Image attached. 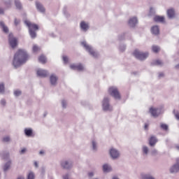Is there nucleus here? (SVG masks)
<instances>
[{
	"label": "nucleus",
	"instance_id": "f257e3e1",
	"mask_svg": "<svg viewBox=\"0 0 179 179\" xmlns=\"http://www.w3.org/2000/svg\"><path fill=\"white\" fill-rule=\"evenodd\" d=\"M29 58H30V56L26 50L19 49L15 53L13 59V66L15 69H17V68H20L22 65H24V64L29 61Z\"/></svg>",
	"mask_w": 179,
	"mask_h": 179
},
{
	"label": "nucleus",
	"instance_id": "f03ea898",
	"mask_svg": "<svg viewBox=\"0 0 179 179\" xmlns=\"http://www.w3.org/2000/svg\"><path fill=\"white\" fill-rule=\"evenodd\" d=\"M24 24L27 26L29 29V34L31 38H36L37 37V30H38V25L37 24H32L30 21L25 20Z\"/></svg>",
	"mask_w": 179,
	"mask_h": 179
},
{
	"label": "nucleus",
	"instance_id": "7ed1b4c3",
	"mask_svg": "<svg viewBox=\"0 0 179 179\" xmlns=\"http://www.w3.org/2000/svg\"><path fill=\"white\" fill-rule=\"evenodd\" d=\"M133 55L137 59H139V61H145V59L149 57L148 52H141L138 50H135Z\"/></svg>",
	"mask_w": 179,
	"mask_h": 179
},
{
	"label": "nucleus",
	"instance_id": "20e7f679",
	"mask_svg": "<svg viewBox=\"0 0 179 179\" xmlns=\"http://www.w3.org/2000/svg\"><path fill=\"white\" fill-rule=\"evenodd\" d=\"M81 45L84 47L86 51H87V52H89V54L92 55V57H93L94 58H97V57H99V53L94 51L92 46L87 45L86 41H83L81 43Z\"/></svg>",
	"mask_w": 179,
	"mask_h": 179
},
{
	"label": "nucleus",
	"instance_id": "39448f33",
	"mask_svg": "<svg viewBox=\"0 0 179 179\" xmlns=\"http://www.w3.org/2000/svg\"><path fill=\"white\" fill-rule=\"evenodd\" d=\"M108 93L112 97H114L115 100H121V95L118 91V88L115 87H110L108 89Z\"/></svg>",
	"mask_w": 179,
	"mask_h": 179
},
{
	"label": "nucleus",
	"instance_id": "423d86ee",
	"mask_svg": "<svg viewBox=\"0 0 179 179\" xmlns=\"http://www.w3.org/2000/svg\"><path fill=\"white\" fill-rule=\"evenodd\" d=\"M102 108L103 111H113V107L110 106V99L105 97L102 101Z\"/></svg>",
	"mask_w": 179,
	"mask_h": 179
},
{
	"label": "nucleus",
	"instance_id": "0eeeda50",
	"mask_svg": "<svg viewBox=\"0 0 179 179\" xmlns=\"http://www.w3.org/2000/svg\"><path fill=\"white\" fill-rule=\"evenodd\" d=\"M8 43L11 48H16L17 46V39L13 37V34L10 33L8 35Z\"/></svg>",
	"mask_w": 179,
	"mask_h": 179
},
{
	"label": "nucleus",
	"instance_id": "6e6552de",
	"mask_svg": "<svg viewBox=\"0 0 179 179\" xmlns=\"http://www.w3.org/2000/svg\"><path fill=\"white\" fill-rule=\"evenodd\" d=\"M110 156L113 160H117L120 157V151L115 148H111L109 151Z\"/></svg>",
	"mask_w": 179,
	"mask_h": 179
},
{
	"label": "nucleus",
	"instance_id": "1a4fd4ad",
	"mask_svg": "<svg viewBox=\"0 0 179 179\" xmlns=\"http://www.w3.org/2000/svg\"><path fill=\"white\" fill-rule=\"evenodd\" d=\"M61 166L64 170H70L73 167V164L71 161H63L61 162Z\"/></svg>",
	"mask_w": 179,
	"mask_h": 179
},
{
	"label": "nucleus",
	"instance_id": "9d476101",
	"mask_svg": "<svg viewBox=\"0 0 179 179\" xmlns=\"http://www.w3.org/2000/svg\"><path fill=\"white\" fill-rule=\"evenodd\" d=\"M0 157L3 160H10V153L6 150L0 151Z\"/></svg>",
	"mask_w": 179,
	"mask_h": 179
},
{
	"label": "nucleus",
	"instance_id": "9b49d317",
	"mask_svg": "<svg viewBox=\"0 0 179 179\" xmlns=\"http://www.w3.org/2000/svg\"><path fill=\"white\" fill-rule=\"evenodd\" d=\"M36 74L39 78H47L48 75H50V73L47 70H43V69H38L36 71Z\"/></svg>",
	"mask_w": 179,
	"mask_h": 179
},
{
	"label": "nucleus",
	"instance_id": "f8f14e48",
	"mask_svg": "<svg viewBox=\"0 0 179 179\" xmlns=\"http://www.w3.org/2000/svg\"><path fill=\"white\" fill-rule=\"evenodd\" d=\"M128 24L129 27H131L132 29L135 28V27L138 24V17H131L128 21Z\"/></svg>",
	"mask_w": 179,
	"mask_h": 179
},
{
	"label": "nucleus",
	"instance_id": "ddd939ff",
	"mask_svg": "<svg viewBox=\"0 0 179 179\" xmlns=\"http://www.w3.org/2000/svg\"><path fill=\"white\" fill-rule=\"evenodd\" d=\"M24 135L28 138H34V133H33V129L25 128L24 130Z\"/></svg>",
	"mask_w": 179,
	"mask_h": 179
},
{
	"label": "nucleus",
	"instance_id": "4468645a",
	"mask_svg": "<svg viewBox=\"0 0 179 179\" xmlns=\"http://www.w3.org/2000/svg\"><path fill=\"white\" fill-rule=\"evenodd\" d=\"M57 82H58V77L55 74H51L50 77V83L52 86H57Z\"/></svg>",
	"mask_w": 179,
	"mask_h": 179
},
{
	"label": "nucleus",
	"instance_id": "2eb2a0df",
	"mask_svg": "<svg viewBox=\"0 0 179 179\" xmlns=\"http://www.w3.org/2000/svg\"><path fill=\"white\" fill-rule=\"evenodd\" d=\"M166 15L169 19H174V17H176V10L174 8L168 9L166 11Z\"/></svg>",
	"mask_w": 179,
	"mask_h": 179
},
{
	"label": "nucleus",
	"instance_id": "dca6fc26",
	"mask_svg": "<svg viewBox=\"0 0 179 179\" xmlns=\"http://www.w3.org/2000/svg\"><path fill=\"white\" fill-rule=\"evenodd\" d=\"M35 4L36 9L37 10H38V12H41V13H44V12H45V8H44V6L41 4V3H40L39 1H36Z\"/></svg>",
	"mask_w": 179,
	"mask_h": 179
},
{
	"label": "nucleus",
	"instance_id": "f3484780",
	"mask_svg": "<svg viewBox=\"0 0 179 179\" xmlns=\"http://www.w3.org/2000/svg\"><path fill=\"white\" fill-rule=\"evenodd\" d=\"M158 140L157 138L155 136H152L149 139V145L151 146V148H153L156 145V143H157Z\"/></svg>",
	"mask_w": 179,
	"mask_h": 179
},
{
	"label": "nucleus",
	"instance_id": "a211bd4d",
	"mask_svg": "<svg viewBox=\"0 0 179 179\" xmlns=\"http://www.w3.org/2000/svg\"><path fill=\"white\" fill-rule=\"evenodd\" d=\"M11 164H12V159H8V162L5 163V164L3 166V170L5 173H6V171H8L9 169H10Z\"/></svg>",
	"mask_w": 179,
	"mask_h": 179
},
{
	"label": "nucleus",
	"instance_id": "6ab92c4d",
	"mask_svg": "<svg viewBox=\"0 0 179 179\" xmlns=\"http://www.w3.org/2000/svg\"><path fill=\"white\" fill-rule=\"evenodd\" d=\"M80 27L83 31H87L89 30V24H86L85 21L80 22Z\"/></svg>",
	"mask_w": 179,
	"mask_h": 179
},
{
	"label": "nucleus",
	"instance_id": "aec40b11",
	"mask_svg": "<svg viewBox=\"0 0 179 179\" xmlns=\"http://www.w3.org/2000/svg\"><path fill=\"white\" fill-rule=\"evenodd\" d=\"M151 33L155 34V36H157L160 33V29H159V26L155 25L151 28Z\"/></svg>",
	"mask_w": 179,
	"mask_h": 179
},
{
	"label": "nucleus",
	"instance_id": "412c9836",
	"mask_svg": "<svg viewBox=\"0 0 179 179\" xmlns=\"http://www.w3.org/2000/svg\"><path fill=\"white\" fill-rule=\"evenodd\" d=\"M0 27H1L2 31L3 33H6V34H8L9 33V28L6 25H5V22L3 21H0Z\"/></svg>",
	"mask_w": 179,
	"mask_h": 179
},
{
	"label": "nucleus",
	"instance_id": "4be33fe9",
	"mask_svg": "<svg viewBox=\"0 0 179 179\" xmlns=\"http://www.w3.org/2000/svg\"><path fill=\"white\" fill-rule=\"evenodd\" d=\"M154 22L157 23H164V17L160 15H156L154 17Z\"/></svg>",
	"mask_w": 179,
	"mask_h": 179
},
{
	"label": "nucleus",
	"instance_id": "5701e85b",
	"mask_svg": "<svg viewBox=\"0 0 179 179\" xmlns=\"http://www.w3.org/2000/svg\"><path fill=\"white\" fill-rule=\"evenodd\" d=\"M179 171V164H174L171 169H170V173L172 174L174 173H178Z\"/></svg>",
	"mask_w": 179,
	"mask_h": 179
},
{
	"label": "nucleus",
	"instance_id": "b1692460",
	"mask_svg": "<svg viewBox=\"0 0 179 179\" xmlns=\"http://www.w3.org/2000/svg\"><path fill=\"white\" fill-rule=\"evenodd\" d=\"M113 170L111 166H108V164H105L103 165V173H110Z\"/></svg>",
	"mask_w": 179,
	"mask_h": 179
},
{
	"label": "nucleus",
	"instance_id": "393cba45",
	"mask_svg": "<svg viewBox=\"0 0 179 179\" xmlns=\"http://www.w3.org/2000/svg\"><path fill=\"white\" fill-rule=\"evenodd\" d=\"M150 113L152 117H157V108H150Z\"/></svg>",
	"mask_w": 179,
	"mask_h": 179
},
{
	"label": "nucleus",
	"instance_id": "a878e982",
	"mask_svg": "<svg viewBox=\"0 0 179 179\" xmlns=\"http://www.w3.org/2000/svg\"><path fill=\"white\" fill-rule=\"evenodd\" d=\"M15 5L19 10H21L22 6V3L20 2V0H15Z\"/></svg>",
	"mask_w": 179,
	"mask_h": 179
},
{
	"label": "nucleus",
	"instance_id": "bb28decb",
	"mask_svg": "<svg viewBox=\"0 0 179 179\" xmlns=\"http://www.w3.org/2000/svg\"><path fill=\"white\" fill-rule=\"evenodd\" d=\"M0 94H5V84L3 83H0Z\"/></svg>",
	"mask_w": 179,
	"mask_h": 179
},
{
	"label": "nucleus",
	"instance_id": "cd10ccee",
	"mask_svg": "<svg viewBox=\"0 0 179 179\" xmlns=\"http://www.w3.org/2000/svg\"><path fill=\"white\" fill-rule=\"evenodd\" d=\"M92 145L93 152H97V143H96V141L93 140L92 141Z\"/></svg>",
	"mask_w": 179,
	"mask_h": 179
},
{
	"label": "nucleus",
	"instance_id": "c85d7f7f",
	"mask_svg": "<svg viewBox=\"0 0 179 179\" xmlns=\"http://www.w3.org/2000/svg\"><path fill=\"white\" fill-rule=\"evenodd\" d=\"M39 62H41V64H45L47 59L45 58V56L44 55H41L38 58Z\"/></svg>",
	"mask_w": 179,
	"mask_h": 179
},
{
	"label": "nucleus",
	"instance_id": "c756f323",
	"mask_svg": "<svg viewBox=\"0 0 179 179\" xmlns=\"http://www.w3.org/2000/svg\"><path fill=\"white\" fill-rule=\"evenodd\" d=\"M155 65H163V63L160 60H155L151 62V66H155Z\"/></svg>",
	"mask_w": 179,
	"mask_h": 179
},
{
	"label": "nucleus",
	"instance_id": "7c9ffc66",
	"mask_svg": "<svg viewBox=\"0 0 179 179\" xmlns=\"http://www.w3.org/2000/svg\"><path fill=\"white\" fill-rule=\"evenodd\" d=\"M161 129H163V131H169V125L164 123H161L160 124Z\"/></svg>",
	"mask_w": 179,
	"mask_h": 179
},
{
	"label": "nucleus",
	"instance_id": "2f4dec72",
	"mask_svg": "<svg viewBox=\"0 0 179 179\" xmlns=\"http://www.w3.org/2000/svg\"><path fill=\"white\" fill-rule=\"evenodd\" d=\"M152 50L153 51V52H155L157 54V52H159V51H160V47L157 45H152Z\"/></svg>",
	"mask_w": 179,
	"mask_h": 179
},
{
	"label": "nucleus",
	"instance_id": "473e14b6",
	"mask_svg": "<svg viewBox=\"0 0 179 179\" xmlns=\"http://www.w3.org/2000/svg\"><path fill=\"white\" fill-rule=\"evenodd\" d=\"M125 34H127V33H123L118 35L119 41H122L123 40H125Z\"/></svg>",
	"mask_w": 179,
	"mask_h": 179
},
{
	"label": "nucleus",
	"instance_id": "72a5a7b5",
	"mask_svg": "<svg viewBox=\"0 0 179 179\" xmlns=\"http://www.w3.org/2000/svg\"><path fill=\"white\" fill-rule=\"evenodd\" d=\"M143 153H144V155H148L149 153V148H148V146H143Z\"/></svg>",
	"mask_w": 179,
	"mask_h": 179
},
{
	"label": "nucleus",
	"instance_id": "f704fd0d",
	"mask_svg": "<svg viewBox=\"0 0 179 179\" xmlns=\"http://www.w3.org/2000/svg\"><path fill=\"white\" fill-rule=\"evenodd\" d=\"M119 50L120 51H121V52H124V51H125V50H127V45L122 44L119 46Z\"/></svg>",
	"mask_w": 179,
	"mask_h": 179
},
{
	"label": "nucleus",
	"instance_id": "c9c22d12",
	"mask_svg": "<svg viewBox=\"0 0 179 179\" xmlns=\"http://www.w3.org/2000/svg\"><path fill=\"white\" fill-rule=\"evenodd\" d=\"M142 179H155V178L150 174H144L142 176Z\"/></svg>",
	"mask_w": 179,
	"mask_h": 179
},
{
	"label": "nucleus",
	"instance_id": "e433bc0d",
	"mask_svg": "<svg viewBox=\"0 0 179 179\" xmlns=\"http://www.w3.org/2000/svg\"><path fill=\"white\" fill-rule=\"evenodd\" d=\"M34 178H35L34 173L32 171L29 172V174L27 175V179H34Z\"/></svg>",
	"mask_w": 179,
	"mask_h": 179
},
{
	"label": "nucleus",
	"instance_id": "4c0bfd02",
	"mask_svg": "<svg viewBox=\"0 0 179 179\" xmlns=\"http://www.w3.org/2000/svg\"><path fill=\"white\" fill-rule=\"evenodd\" d=\"M22 95V91L17 90L15 91H14V96H15V97H19V96Z\"/></svg>",
	"mask_w": 179,
	"mask_h": 179
},
{
	"label": "nucleus",
	"instance_id": "58836bf2",
	"mask_svg": "<svg viewBox=\"0 0 179 179\" xmlns=\"http://www.w3.org/2000/svg\"><path fill=\"white\" fill-rule=\"evenodd\" d=\"M151 155H152V156H157V155H159V152H157V150L153 149V150L151 151Z\"/></svg>",
	"mask_w": 179,
	"mask_h": 179
},
{
	"label": "nucleus",
	"instance_id": "ea45409f",
	"mask_svg": "<svg viewBox=\"0 0 179 179\" xmlns=\"http://www.w3.org/2000/svg\"><path fill=\"white\" fill-rule=\"evenodd\" d=\"M70 68L71 69H72L73 71H76L78 69V65L73 64L70 65Z\"/></svg>",
	"mask_w": 179,
	"mask_h": 179
},
{
	"label": "nucleus",
	"instance_id": "a19ab883",
	"mask_svg": "<svg viewBox=\"0 0 179 179\" xmlns=\"http://www.w3.org/2000/svg\"><path fill=\"white\" fill-rule=\"evenodd\" d=\"M38 50H40V48H38V46H37L36 45H34L33 46V48H32L33 52H37V51H38Z\"/></svg>",
	"mask_w": 179,
	"mask_h": 179
},
{
	"label": "nucleus",
	"instance_id": "79ce46f5",
	"mask_svg": "<svg viewBox=\"0 0 179 179\" xmlns=\"http://www.w3.org/2000/svg\"><path fill=\"white\" fill-rule=\"evenodd\" d=\"M63 13L66 16V17H69V14L68 13V11H66V7L64 8Z\"/></svg>",
	"mask_w": 179,
	"mask_h": 179
},
{
	"label": "nucleus",
	"instance_id": "37998d69",
	"mask_svg": "<svg viewBox=\"0 0 179 179\" xmlns=\"http://www.w3.org/2000/svg\"><path fill=\"white\" fill-rule=\"evenodd\" d=\"M66 106H67L66 101H65L64 99H63V100L62 101V108H66Z\"/></svg>",
	"mask_w": 179,
	"mask_h": 179
},
{
	"label": "nucleus",
	"instance_id": "c03bdc74",
	"mask_svg": "<svg viewBox=\"0 0 179 179\" xmlns=\"http://www.w3.org/2000/svg\"><path fill=\"white\" fill-rule=\"evenodd\" d=\"M83 65L82 64H79L77 65V71H83Z\"/></svg>",
	"mask_w": 179,
	"mask_h": 179
},
{
	"label": "nucleus",
	"instance_id": "a18cd8bd",
	"mask_svg": "<svg viewBox=\"0 0 179 179\" xmlns=\"http://www.w3.org/2000/svg\"><path fill=\"white\" fill-rule=\"evenodd\" d=\"M10 137L9 136H6L3 138V142H10Z\"/></svg>",
	"mask_w": 179,
	"mask_h": 179
},
{
	"label": "nucleus",
	"instance_id": "49530a36",
	"mask_svg": "<svg viewBox=\"0 0 179 179\" xmlns=\"http://www.w3.org/2000/svg\"><path fill=\"white\" fill-rule=\"evenodd\" d=\"M20 24V20H17V18L14 19V24L15 26H17Z\"/></svg>",
	"mask_w": 179,
	"mask_h": 179
},
{
	"label": "nucleus",
	"instance_id": "de8ad7c7",
	"mask_svg": "<svg viewBox=\"0 0 179 179\" xmlns=\"http://www.w3.org/2000/svg\"><path fill=\"white\" fill-rule=\"evenodd\" d=\"M162 110L163 109L162 108H157V117H159L161 115Z\"/></svg>",
	"mask_w": 179,
	"mask_h": 179
},
{
	"label": "nucleus",
	"instance_id": "09e8293b",
	"mask_svg": "<svg viewBox=\"0 0 179 179\" xmlns=\"http://www.w3.org/2000/svg\"><path fill=\"white\" fill-rule=\"evenodd\" d=\"M63 61L64 64H68L69 59L66 56H63Z\"/></svg>",
	"mask_w": 179,
	"mask_h": 179
},
{
	"label": "nucleus",
	"instance_id": "8fccbe9b",
	"mask_svg": "<svg viewBox=\"0 0 179 179\" xmlns=\"http://www.w3.org/2000/svg\"><path fill=\"white\" fill-rule=\"evenodd\" d=\"M11 1L10 0H8V1H4V5H6V6H10Z\"/></svg>",
	"mask_w": 179,
	"mask_h": 179
},
{
	"label": "nucleus",
	"instance_id": "3c124183",
	"mask_svg": "<svg viewBox=\"0 0 179 179\" xmlns=\"http://www.w3.org/2000/svg\"><path fill=\"white\" fill-rule=\"evenodd\" d=\"M1 106H6V100H5V99H2L1 100Z\"/></svg>",
	"mask_w": 179,
	"mask_h": 179
},
{
	"label": "nucleus",
	"instance_id": "603ef678",
	"mask_svg": "<svg viewBox=\"0 0 179 179\" xmlns=\"http://www.w3.org/2000/svg\"><path fill=\"white\" fill-rule=\"evenodd\" d=\"M0 15H5V10L0 7Z\"/></svg>",
	"mask_w": 179,
	"mask_h": 179
},
{
	"label": "nucleus",
	"instance_id": "864d4df0",
	"mask_svg": "<svg viewBox=\"0 0 179 179\" xmlns=\"http://www.w3.org/2000/svg\"><path fill=\"white\" fill-rule=\"evenodd\" d=\"M63 179H69V173L63 176Z\"/></svg>",
	"mask_w": 179,
	"mask_h": 179
},
{
	"label": "nucleus",
	"instance_id": "5fc2aeb1",
	"mask_svg": "<svg viewBox=\"0 0 179 179\" xmlns=\"http://www.w3.org/2000/svg\"><path fill=\"white\" fill-rule=\"evenodd\" d=\"M94 176V173L93 172L88 173V177H90V178H92V177H93Z\"/></svg>",
	"mask_w": 179,
	"mask_h": 179
},
{
	"label": "nucleus",
	"instance_id": "6e6d98bb",
	"mask_svg": "<svg viewBox=\"0 0 179 179\" xmlns=\"http://www.w3.org/2000/svg\"><path fill=\"white\" fill-rule=\"evenodd\" d=\"M26 148H23L22 150H21L20 155H24V153H26Z\"/></svg>",
	"mask_w": 179,
	"mask_h": 179
},
{
	"label": "nucleus",
	"instance_id": "4d7b16f0",
	"mask_svg": "<svg viewBox=\"0 0 179 179\" xmlns=\"http://www.w3.org/2000/svg\"><path fill=\"white\" fill-rule=\"evenodd\" d=\"M148 128H149V124H147V123H145V126H144V129H145V131H147Z\"/></svg>",
	"mask_w": 179,
	"mask_h": 179
},
{
	"label": "nucleus",
	"instance_id": "13d9d810",
	"mask_svg": "<svg viewBox=\"0 0 179 179\" xmlns=\"http://www.w3.org/2000/svg\"><path fill=\"white\" fill-rule=\"evenodd\" d=\"M164 76V73H159V78H163Z\"/></svg>",
	"mask_w": 179,
	"mask_h": 179
},
{
	"label": "nucleus",
	"instance_id": "bf43d9fd",
	"mask_svg": "<svg viewBox=\"0 0 179 179\" xmlns=\"http://www.w3.org/2000/svg\"><path fill=\"white\" fill-rule=\"evenodd\" d=\"M175 117H176V120H178V121H179V113L176 114Z\"/></svg>",
	"mask_w": 179,
	"mask_h": 179
},
{
	"label": "nucleus",
	"instance_id": "052dcab7",
	"mask_svg": "<svg viewBox=\"0 0 179 179\" xmlns=\"http://www.w3.org/2000/svg\"><path fill=\"white\" fill-rule=\"evenodd\" d=\"M112 179H120V178H118L117 176H114L112 177Z\"/></svg>",
	"mask_w": 179,
	"mask_h": 179
},
{
	"label": "nucleus",
	"instance_id": "680f3d73",
	"mask_svg": "<svg viewBox=\"0 0 179 179\" xmlns=\"http://www.w3.org/2000/svg\"><path fill=\"white\" fill-rule=\"evenodd\" d=\"M34 166H35V167H38V163H37V162H34Z\"/></svg>",
	"mask_w": 179,
	"mask_h": 179
},
{
	"label": "nucleus",
	"instance_id": "e2e57ef3",
	"mask_svg": "<svg viewBox=\"0 0 179 179\" xmlns=\"http://www.w3.org/2000/svg\"><path fill=\"white\" fill-rule=\"evenodd\" d=\"M176 69H179V64L175 66Z\"/></svg>",
	"mask_w": 179,
	"mask_h": 179
},
{
	"label": "nucleus",
	"instance_id": "0e129e2a",
	"mask_svg": "<svg viewBox=\"0 0 179 179\" xmlns=\"http://www.w3.org/2000/svg\"><path fill=\"white\" fill-rule=\"evenodd\" d=\"M39 155H44V151H43V150L40 151Z\"/></svg>",
	"mask_w": 179,
	"mask_h": 179
},
{
	"label": "nucleus",
	"instance_id": "69168bd1",
	"mask_svg": "<svg viewBox=\"0 0 179 179\" xmlns=\"http://www.w3.org/2000/svg\"><path fill=\"white\" fill-rule=\"evenodd\" d=\"M176 148L178 150H179V145H177V146L176 147Z\"/></svg>",
	"mask_w": 179,
	"mask_h": 179
},
{
	"label": "nucleus",
	"instance_id": "338daca9",
	"mask_svg": "<svg viewBox=\"0 0 179 179\" xmlns=\"http://www.w3.org/2000/svg\"><path fill=\"white\" fill-rule=\"evenodd\" d=\"M45 115H47V113H44V117H45Z\"/></svg>",
	"mask_w": 179,
	"mask_h": 179
},
{
	"label": "nucleus",
	"instance_id": "774afa93",
	"mask_svg": "<svg viewBox=\"0 0 179 179\" xmlns=\"http://www.w3.org/2000/svg\"><path fill=\"white\" fill-rule=\"evenodd\" d=\"M134 75H136V72H134Z\"/></svg>",
	"mask_w": 179,
	"mask_h": 179
}]
</instances>
